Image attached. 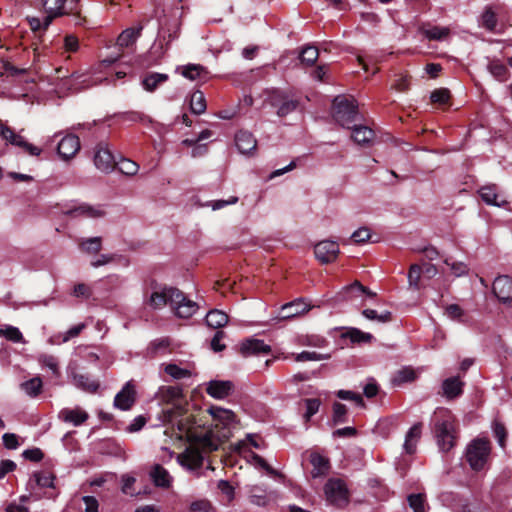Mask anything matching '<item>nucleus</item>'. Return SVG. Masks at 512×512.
Listing matches in <instances>:
<instances>
[{
	"label": "nucleus",
	"mask_w": 512,
	"mask_h": 512,
	"mask_svg": "<svg viewBox=\"0 0 512 512\" xmlns=\"http://www.w3.org/2000/svg\"><path fill=\"white\" fill-rule=\"evenodd\" d=\"M208 412L213 418L214 428H205L197 424L189 415L177 422L179 438L186 439L189 443L177 459L181 466L190 471H197L202 467L206 456L218 450L230 437V428L235 424V415L231 410L212 406Z\"/></svg>",
	"instance_id": "obj_1"
},
{
	"label": "nucleus",
	"mask_w": 512,
	"mask_h": 512,
	"mask_svg": "<svg viewBox=\"0 0 512 512\" xmlns=\"http://www.w3.org/2000/svg\"><path fill=\"white\" fill-rule=\"evenodd\" d=\"M144 302L152 309L158 310L169 304L174 314L179 318H189L198 310V304L188 299L177 288L155 285Z\"/></svg>",
	"instance_id": "obj_2"
},
{
	"label": "nucleus",
	"mask_w": 512,
	"mask_h": 512,
	"mask_svg": "<svg viewBox=\"0 0 512 512\" xmlns=\"http://www.w3.org/2000/svg\"><path fill=\"white\" fill-rule=\"evenodd\" d=\"M432 423L439 449L443 452L450 451L457 438L455 416L447 408H437L433 414Z\"/></svg>",
	"instance_id": "obj_3"
},
{
	"label": "nucleus",
	"mask_w": 512,
	"mask_h": 512,
	"mask_svg": "<svg viewBox=\"0 0 512 512\" xmlns=\"http://www.w3.org/2000/svg\"><path fill=\"white\" fill-rule=\"evenodd\" d=\"M156 398L162 404L171 405V408L163 409V421L172 422L176 417L182 416L185 400L182 389L179 386H162L156 393Z\"/></svg>",
	"instance_id": "obj_4"
},
{
	"label": "nucleus",
	"mask_w": 512,
	"mask_h": 512,
	"mask_svg": "<svg viewBox=\"0 0 512 512\" xmlns=\"http://www.w3.org/2000/svg\"><path fill=\"white\" fill-rule=\"evenodd\" d=\"M490 453V442L486 439L477 438L467 445L465 457L472 470L482 471L488 464Z\"/></svg>",
	"instance_id": "obj_5"
},
{
	"label": "nucleus",
	"mask_w": 512,
	"mask_h": 512,
	"mask_svg": "<svg viewBox=\"0 0 512 512\" xmlns=\"http://www.w3.org/2000/svg\"><path fill=\"white\" fill-rule=\"evenodd\" d=\"M333 117L343 127L351 128L356 121L357 104L353 98L337 96L333 100Z\"/></svg>",
	"instance_id": "obj_6"
},
{
	"label": "nucleus",
	"mask_w": 512,
	"mask_h": 512,
	"mask_svg": "<svg viewBox=\"0 0 512 512\" xmlns=\"http://www.w3.org/2000/svg\"><path fill=\"white\" fill-rule=\"evenodd\" d=\"M324 493L327 502L331 505L343 507L348 503V489L341 479H329L324 486Z\"/></svg>",
	"instance_id": "obj_7"
},
{
	"label": "nucleus",
	"mask_w": 512,
	"mask_h": 512,
	"mask_svg": "<svg viewBox=\"0 0 512 512\" xmlns=\"http://www.w3.org/2000/svg\"><path fill=\"white\" fill-rule=\"evenodd\" d=\"M265 95L264 102L277 108V114L280 117L286 116L297 108L298 102L280 90H267Z\"/></svg>",
	"instance_id": "obj_8"
},
{
	"label": "nucleus",
	"mask_w": 512,
	"mask_h": 512,
	"mask_svg": "<svg viewBox=\"0 0 512 512\" xmlns=\"http://www.w3.org/2000/svg\"><path fill=\"white\" fill-rule=\"evenodd\" d=\"M0 135L8 143L21 147L25 152L32 156H38L41 149L33 144L28 143L23 136L16 134L10 127L0 122Z\"/></svg>",
	"instance_id": "obj_9"
},
{
	"label": "nucleus",
	"mask_w": 512,
	"mask_h": 512,
	"mask_svg": "<svg viewBox=\"0 0 512 512\" xmlns=\"http://www.w3.org/2000/svg\"><path fill=\"white\" fill-rule=\"evenodd\" d=\"M95 84L96 82L90 81L86 75L74 73L70 77L64 76V79L57 86V92L59 94H65L69 91L76 92Z\"/></svg>",
	"instance_id": "obj_10"
},
{
	"label": "nucleus",
	"mask_w": 512,
	"mask_h": 512,
	"mask_svg": "<svg viewBox=\"0 0 512 512\" xmlns=\"http://www.w3.org/2000/svg\"><path fill=\"white\" fill-rule=\"evenodd\" d=\"M339 252V245L335 241L323 240L314 247L315 256L322 264L334 262Z\"/></svg>",
	"instance_id": "obj_11"
},
{
	"label": "nucleus",
	"mask_w": 512,
	"mask_h": 512,
	"mask_svg": "<svg viewBox=\"0 0 512 512\" xmlns=\"http://www.w3.org/2000/svg\"><path fill=\"white\" fill-rule=\"evenodd\" d=\"M492 288L499 301L512 307V278L510 276H498L494 280Z\"/></svg>",
	"instance_id": "obj_12"
},
{
	"label": "nucleus",
	"mask_w": 512,
	"mask_h": 512,
	"mask_svg": "<svg viewBox=\"0 0 512 512\" xmlns=\"http://www.w3.org/2000/svg\"><path fill=\"white\" fill-rule=\"evenodd\" d=\"M66 215L72 218H90L97 219L105 215V211L101 206H93L86 203L75 205L65 212Z\"/></svg>",
	"instance_id": "obj_13"
},
{
	"label": "nucleus",
	"mask_w": 512,
	"mask_h": 512,
	"mask_svg": "<svg viewBox=\"0 0 512 512\" xmlns=\"http://www.w3.org/2000/svg\"><path fill=\"white\" fill-rule=\"evenodd\" d=\"M310 310V306L303 302L301 299L294 300L292 302L284 304L278 315L276 316L277 320H287L292 319L296 316L304 314Z\"/></svg>",
	"instance_id": "obj_14"
},
{
	"label": "nucleus",
	"mask_w": 512,
	"mask_h": 512,
	"mask_svg": "<svg viewBox=\"0 0 512 512\" xmlns=\"http://www.w3.org/2000/svg\"><path fill=\"white\" fill-rule=\"evenodd\" d=\"M135 402V386L128 381L114 399L115 407L121 410H129Z\"/></svg>",
	"instance_id": "obj_15"
},
{
	"label": "nucleus",
	"mask_w": 512,
	"mask_h": 512,
	"mask_svg": "<svg viewBox=\"0 0 512 512\" xmlns=\"http://www.w3.org/2000/svg\"><path fill=\"white\" fill-rule=\"evenodd\" d=\"M235 145L241 154L250 155L256 150L257 140L252 133L240 130L235 135Z\"/></svg>",
	"instance_id": "obj_16"
},
{
	"label": "nucleus",
	"mask_w": 512,
	"mask_h": 512,
	"mask_svg": "<svg viewBox=\"0 0 512 512\" xmlns=\"http://www.w3.org/2000/svg\"><path fill=\"white\" fill-rule=\"evenodd\" d=\"M67 0H43V7L46 12L44 16V27H48L54 18L64 15L65 3Z\"/></svg>",
	"instance_id": "obj_17"
},
{
	"label": "nucleus",
	"mask_w": 512,
	"mask_h": 512,
	"mask_svg": "<svg viewBox=\"0 0 512 512\" xmlns=\"http://www.w3.org/2000/svg\"><path fill=\"white\" fill-rule=\"evenodd\" d=\"M80 149V142L77 136L75 135H67L63 137L57 147L58 154L63 159H70L73 157Z\"/></svg>",
	"instance_id": "obj_18"
},
{
	"label": "nucleus",
	"mask_w": 512,
	"mask_h": 512,
	"mask_svg": "<svg viewBox=\"0 0 512 512\" xmlns=\"http://www.w3.org/2000/svg\"><path fill=\"white\" fill-rule=\"evenodd\" d=\"M94 163L97 169L109 172L114 168L115 158L107 147L100 145L95 152Z\"/></svg>",
	"instance_id": "obj_19"
},
{
	"label": "nucleus",
	"mask_w": 512,
	"mask_h": 512,
	"mask_svg": "<svg viewBox=\"0 0 512 512\" xmlns=\"http://www.w3.org/2000/svg\"><path fill=\"white\" fill-rule=\"evenodd\" d=\"M482 200L488 205L497 207L504 206L507 203L505 195L498 192L496 185H487L479 190Z\"/></svg>",
	"instance_id": "obj_20"
},
{
	"label": "nucleus",
	"mask_w": 512,
	"mask_h": 512,
	"mask_svg": "<svg viewBox=\"0 0 512 512\" xmlns=\"http://www.w3.org/2000/svg\"><path fill=\"white\" fill-rule=\"evenodd\" d=\"M233 390L231 381L211 380L207 383L206 392L215 399H224Z\"/></svg>",
	"instance_id": "obj_21"
},
{
	"label": "nucleus",
	"mask_w": 512,
	"mask_h": 512,
	"mask_svg": "<svg viewBox=\"0 0 512 512\" xmlns=\"http://www.w3.org/2000/svg\"><path fill=\"white\" fill-rule=\"evenodd\" d=\"M89 418L88 413L80 407L64 408L59 412V419L71 423L74 426H80Z\"/></svg>",
	"instance_id": "obj_22"
},
{
	"label": "nucleus",
	"mask_w": 512,
	"mask_h": 512,
	"mask_svg": "<svg viewBox=\"0 0 512 512\" xmlns=\"http://www.w3.org/2000/svg\"><path fill=\"white\" fill-rule=\"evenodd\" d=\"M240 351L243 356L247 357L250 355L268 354L271 348L263 340L247 339L241 344Z\"/></svg>",
	"instance_id": "obj_23"
},
{
	"label": "nucleus",
	"mask_w": 512,
	"mask_h": 512,
	"mask_svg": "<svg viewBox=\"0 0 512 512\" xmlns=\"http://www.w3.org/2000/svg\"><path fill=\"white\" fill-rule=\"evenodd\" d=\"M143 25L138 24L137 26L129 27L121 32L117 38V45L120 48H126L133 45L137 39L141 36Z\"/></svg>",
	"instance_id": "obj_24"
},
{
	"label": "nucleus",
	"mask_w": 512,
	"mask_h": 512,
	"mask_svg": "<svg viewBox=\"0 0 512 512\" xmlns=\"http://www.w3.org/2000/svg\"><path fill=\"white\" fill-rule=\"evenodd\" d=\"M464 383L458 377H450L443 381V395L447 399H455L463 393Z\"/></svg>",
	"instance_id": "obj_25"
},
{
	"label": "nucleus",
	"mask_w": 512,
	"mask_h": 512,
	"mask_svg": "<svg viewBox=\"0 0 512 512\" xmlns=\"http://www.w3.org/2000/svg\"><path fill=\"white\" fill-rule=\"evenodd\" d=\"M310 462L313 466L311 471L313 478L325 476L330 469L329 460L318 453H312L310 455Z\"/></svg>",
	"instance_id": "obj_26"
},
{
	"label": "nucleus",
	"mask_w": 512,
	"mask_h": 512,
	"mask_svg": "<svg viewBox=\"0 0 512 512\" xmlns=\"http://www.w3.org/2000/svg\"><path fill=\"white\" fill-rule=\"evenodd\" d=\"M150 476L156 486L168 488L171 485L172 478L169 472L159 464L153 466Z\"/></svg>",
	"instance_id": "obj_27"
},
{
	"label": "nucleus",
	"mask_w": 512,
	"mask_h": 512,
	"mask_svg": "<svg viewBox=\"0 0 512 512\" xmlns=\"http://www.w3.org/2000/svg\"><path fill=\"white\" fill-rule=\"evenodd\" d=\"M43 388L42 379L39 376L33 377L20 384V389L29 397L35 398L41 394Z\"/></svg>",
	"instance_id": "obj_28"
},
{
	"label": "nucleus",
	"mask_w": 512,
	"mask_h": 512,
	"mask_svg": "<svg viewBox=\"0 0 512 512\" xmlns=\"http://www.w3.org/2000/svg\"><path fill=\"white\" fill-rule=\"evenodd\" d=\"M421 437V424L413 425L406 434L404 449L407 453L412 454L416 450L417 442Z\"/></svg>",
	"instance_id": "obj_29"
},
{
	"label": "nucleus",
	"mask_w": 512,
	"mask_h": 512,
	"mask_svg": "<svg viewBox=\"0 0 512 512\" xmlns=\"http://www.w3.org/2000/svg\"><path fill=\"white\" fill-rule=\"evenodd\" d=\"M352 138L359 145H365L372 141L374 138V132L367 126H353Z\"/></svg>",
	"instance_id": "obj_30"
},
{
	"label": "nucleus",
	"mask_w": 512,
	"mask_h": 512,
	"mask_svg": "<svg viewBox=\"0 0 512 512\" xmlns=\"http://www.w3.org/2000/svg\"><path fill=\"white\" fill-rule=\"evenodd\" d=\"M422 33L429 40L445 41L449 38L451 30L449 27L431 26L423 29Z\"/></svg>",
	"instance_id": "obj_31"
},
{
	"label": "nucleus",
	"mask_w": 512,
	"mask_h": 512,
	"mask_svg": "<svg viewBox=\"0 0 512 512\" xmlns=\"http://www.w3.org/2000/svg\"><path fill=\"white\" fill-rule=\"evenodd\" d=\"M164 372L174 380H181L192 376V371L187 368H182L174 363L162 364Z\"/></svg>",
	"instance_id": "obj_32"
},
{
	"label": "nucleus",
	"mask_w": 512,
	"mask_h": 512,
	"mask_svg": "<svg viewBox=\"0 0 512 512\" xmlns=\"http://www.w3.org/2000/svg\"><path fill=\"white\" fill-rule=\"evenodd\" d=\"M228 322V316L221 310H211L206 315V323L209 327L214 329L225 326Z\"/></svg>",
	"instance_id": "obj_33"
},
{
	"label": "nucleus",
	"mask_w": 512,
	"mask_h": 512,
	"mask_svg": "<svg viewBox=\"0 0 512 512\" xmlns=\"http://www.w3.org/2000/svg\"><path fill=\"white\" fill-rule=\"evenodd\" d=\"M37 360L42 368H47L51 371L53 376L60 377L61 372L57 357L49 354H41L38 356Z\"/></svg>",
	"instance_id": "obj_34"
},
{
	"label": "nucleus",
	"mask_w": 512,
	"mask_h": 512,
	"mask_svg": "<svg viewBox=\"0 0 512 512\" xmlns=\"http://www.w3.org/2000/svg\"><path fill=\"white\" fill-rule=\"evenodd\" d=\"M168 80V75L163 73H150L146 75L142 80V85L145 90L152 92L160 84Z\"/></svg>",
	"instance_id": "obj_35"
},
{
	"label": "nucleus",
	"mask_w": 512,
	"mask_h": 512,
	"mask_svg": "<svg viewBox=\"0 0 512 512\" xmlns=\"http://www.w3.org/2000/svg\"><path fill=\"white\" fill-rule=\"evenodd\" d=\"M342 293L344 294L343 298L345 299H350L353 296H358L359 294L362 293L366 294L370 298H374L376 296L375 292L370 291L358 281H355L353 284L346 286L343 289Z\"/></svg>",
	"instance_id": "obj_36"
},
{
	"label": "nucleus",
	"mask_w": 512,
	"mask_h": 512,
	"mask_svg": "<svg viewBox=\"0 0 512 512\" xmlns=\"http://www.w3.org/2000/svg\"><path fill=\"white\" fill-rule=\"evenodd\" d=\"M488 70L498 81L504 82L509 78V71L499 60H493L488 64Z\"/></svg>",
	"instance_id": "obj_37"
},
{
	"label": "nucleus",
	"mask_w": 512,
	"mask_h": 512,
	"mask_svg": "<svg viewBox=\"0 0 512 512\" xmlns=\"http://www.w3.org/2000/svg\"><path fill=\"white\" fill-rule=\"evenodd\" d=\"M79 247L82 251L89 254L98 253L102 248V239L101 237L83 239L80 241Z\"/></svg>",
	"instance_id": "obj_38"
},
{
	"label": "nucleus",
	"mask_w": 512,
	"mask_h": 512,
	"mask_svg": "<svg viewBox=\"0 0 512 512\" xmlns=\"http://www.w3.org/2000/svg\"><path fill=\"white\" fill-rule=\"evenodd\" d=\"M190 108L194 114H202L206 110L205 96L201 91H195L190 98Z\"/></svg>",
	"instance_id": "obj_39"
},
{
	"label": "nucleus",
	"mask_w": 512,
	"mask_h": 512,
	"mask_svg": "<svg viewBox=\"0 0 512 512\" xmlns=\"http://www.w3.org/2000/svg\"><path fill=\"white\" fill-rule=\"evenodd\" d=\"M343 336L353 343H366L373 339L372 334L363 332L357 328H349Z\"/></svg>",
	"instance_id": "obj_40"
},
{
	"label": "nucleus",
	"mask_w": 512,
	"mask_h": 512,
	"mask_svg": "<svg viewBox=\"0 0 512 512\" xmlns=\"http://www.w3.org/2000/svg\"><path fill=\"white\" fill-rule=\"evenodd\" d=\"M73 381L75 385L79 388H82L85 391L90 393H94L97 391L99 385L95 381L89 379V377L81 374H75L73 376Z\"/></svg>",
	"instance_id": "obj_41"
},
{
	"label": "nucleus",
	"mask_w": 512,
	"mask_h": 512,
	"mask_svg": "<svg viewBox=\"0 0 512 512\" xmlns=\"http://www.w3.org/2000/svg\"><path fill=\"white\" fill-rule=\"evenodd\" d=\"M0 337H4L8 341L14 343L23 342V335L21 331L17 327L11 325H7L0 329Z\"/></svg>",
	"instance_id": "obj_42"
},
{
	"label": "nucleus",
	"mask_w": 512,
	"mask_h": 512,
	"mask_svg": "<svg viewBox=\"0 0 512 512\" xmlns=\"http://www.w3.org/2000/svg\"><path fill=\"white\" fill-rule=\"evenodd\" d=\"M362 315L368 320L377 321L379 323H387L391 320V312L389 311L378 313L374 309H364Z\"/></svg>",
	"instance_id": "obj_43"
},
{
	"label": "nucleus",
	"mask_w": 512,
	"mask_h": 512,
	"mask_svg": "<svg viewBox=\"0 0 512 512\" xmlns=\"http://www.w3.org/2000/svg\"><path fill=\"white\" fill-rule=\"evenodd\" d=\"M409 506L413 509V512H426V499L422 493L411 494L408 496Z\"/></svg>",
	"instance_id": "obj_44"
},
{
	"label": "nucleus",
	"mask_w": 512,
	"mask_h": 512,
	"mask_svg": "<svg viewBox=\"0 0 512 512\" xmlns=\"http://www.w3.org/2000/svg\"><path fill=\"white\" fill-rule=\"evenodd\" d=\"M319 57V51L314 46H306L300 53L302 63L313 65Z\"/></svg>",
	"instance_id": "obj_45"
},
{
	"label": "nucleus",
	"mask_w": 512,
	"mask_h": 512,
	"mask_svg": "<svg viewBox=\"0 0 512 512\" xmlns=\"http://www.w3.org/2000/svg\"><path fill=\"white\" fill-rule=\"evenodd\" d=\"M250 444L252 445L253 447L257 448V449H262L265 447L264 445V442H259L257 440V436L254 435V434H247L246 438L244 440H241L237 443L236 445V449L239 451V452H246V447L247 445Z\"/></svg>",
	"instance_id": "obj_46"
},
{
	"label": "nucleus",
	"mask_w": 512,
	"mask_h": 512,
	"mask_svg": "<svg viewBox=\"0 0 512 512\" xmlns=\"http://www.w3.org/2000/svg\"><path fill=\"white\" fill-rule=\"evenodd\" d=\"M445 315L451 320L466 322L464 310L457 304L448 305L445 308Z\"/></svg>",
	"instance_id": "obj_47"
},
{
	"label": "nucleus",
	"mask_w": 512,
	"mask_h": 512,
	"mask_svg": "<svg viewBox=\"0 0 512 512\" xmlns=\"http://www.w3.org/2000/svg\"><path fill=\"white\" fill-rule=\"evenodd\" d=\"M416 379V372L411 368H403L397 372L395 375L393 382L395 384H403L407 382H412Z\"/></svg>",
	"instance_id": "obj_48"
},
{
	"label": "nucleus",
	"mask_w": 512,
	"mask_h": 512,
	"mask_svg": "<svg viewBox=\"0 0 512 512\" xmlns=\"http://www.w3.org/2000/svg\"><path fill=\"white\" fill-rule=\"evenodd\" d=\"M347 421V408L344 404L335 402L333 404V422L335 424L345 423Z\"/></svg>",
	"instance_id": "obj_49"
},
{
	"label": "nucleus",
	"mask_w": 512,
	"mask_h": 512,
	"mask_svg": "<svg viewBox=\"0 0 512 512\" xmlns=\"http://www.w3.org/2000/svg\"><path fill=\"white\" fill-rule=\"evenodd\" d=\"M444 262L450 267L451 272L455 277H462L469 271L468 266L463 262H450L449 259H445Z\"/></svg>",
	"instance_id": "obj_50"
},
{
	"label": "nucleus",
	"mask_w": 512,
	"mask_h": 512,
	"mask_svg": "<svg viewBox=\"0 0 512 512\" xmlns=\"http://www.w3.org/2000/svg\"><path fill=\"white\" fill-rule=\"evenodd\" d=\"M337 397L342 400H348L355 402L358 406H363L364 402L362 396L350 390H338L336 393Z\"/></svg>",
	"instance_id": "obj_51"
},
{
	"label": "nucleus",
	"mask_w": 512,
	"mask_h": 512,
	"mask_svg": "<svg viewBox=\"0 0 512 512\" xmlns=\"http://www.w3.org/2000/svg\"><path fill=\"white\" fill-rule=\"evenodd\" d=\"M421 276V267L417 264L411 265L408 273V282L414 289H419V281Z\"/></svg>",
	"instance_id": "obj_52"
},
{
	"label": "nucleus",
	"mask_w": 512,
	"mask_h": 512,
	"mask_svg": "<svg viewBox=\"0 0 512 512\" xmlns=\"http://www.w3.org/2000/svg\"><path fill=\"white\" fill-rule=\"evenodd\" d=\"M430 99L433 103L445 104L450 99V91L446 88H440L431 93Z\"/></svg>",
	"instance_id": "obj_53"
},
{
	"label": "nucleus",
	"mask_w": 512,
	"mask_h": 512,
	"mask_svg": "<svg viewBox=\"0 0 512 512\" xmlns=\"http://www.w3.org/2000/svg\"><path fill=\"white\" fill-rule=\"evenodd\" d=\"M36 483L40 487H53L54 485V476L49 472H41L36 473L35 475Z\"/></svg>",
	"instance_id": "obj_54"
},
{
	"label": "nucleus",
	"mask_w": 512,
	"mask_h": 512,
	"mask_svg": "<svg viewBox=\"0 0 512 512\" xmlns=\"http://www.w3.org/2000/svg\"><path fill=\"white\" fill-rule=\"evenodd\" d=\"M481 25L488 30H494L496 27V17L493 11L487 9L481 16Z\"/></svg>",
	"instance_id": "obj_55"
},
{
	"label": "nucleus",
	"mask_w": 512,
	"mask_h": 512,
	"mask_svg": "<svg viewBox=\"0 0 512 512\" xmlns=\"http://www.w3.org/2000/svg\"><path fill=\"white\" fill-rule=\"evenodd\" d=\"M203 71L200 65L190 64L183 68L182 75L190 80H195Z\"/></svg>",
	"instance_id": "obj_56"
},
{
	"label": "nucleus",
	"mask_w": 512,
	"mask_h": 512,
	"mask_svg": "<svg viewBox=\"0 0 512 512\" xmlns=\"http://www.w3.org/2000/svg\"><path fill=\"white\" fill-rule=\"evenodd\" d=\"M122 173L126 175H135L139 170V165L129 159H124L120 162V168Z\"/></svg>",
	"instance_id": "obj_57"
},
{
	"label": "nucleus",
	"mask_w": 512,
	"mask_h": 512,
	"mask_svg": "<svg viewBox=\"0 0 512 512\" xmlns=\"http://www.w3.org/2000/svg\"><path fill=\"white\" fill-rule=\"evenodd\" d=\"M305 405H306V413L305 418L306 420H310V418L315 415L320 407V400L313 398V399H305Z\"/></svg>",
	"instance_id": "obj_58"
},
{
	"label": "nucleus",
	"mask_w": 512,
	"mask_h": 512,
	"mask_svg": "<svg viewBox=\"0 0 512 512\" xmlns=\"http://www.w3.org/2000/svg\"><path fill=\"white\" fill-rule=\"evenodd\" d=\"M135 481H136V479L133 476H131L129 474H124L121 478L122 492L127 495H131V496L134 495L135 492L133 489V485H134Z\"/></svg>",
	"instance_id": "obj_59"
},
{
	"label": "nucleus",
	"mask_w": 512,
	"mask_h": 512,
	"mask_svg": "<svg viewBox=\"0 0 512 512\" xmlns=\"http://www.w3.org/2000/svg\"><path fill=\"white\" fill-rule=\"evenodd\" d=\"M371 237L370 230L367 227H361L358 230H356L351 238L355 243H365L368 241Z\"/></svg>",
	"instance_id": "obj_60"
},
{
	"label": "nucleus",
	"mask_w": 512,
	"mask_h": 512,
	"mask_svg": "<svg viewBox=\"0 0 512 512\" xmlns=\"http://www.w3.org/2000/svg\"><path fill=\"white\" fill-rule=\"evenodd\" d=\"M493 432L494 435L498 441V444L501 447L505 446V440H506V429L503 424L499 422H494L493 424Z\"/></svg>",
	"instance_id": "obj_61"
},
{
	"label": "nucleus",
	"mask_w": 512,
	"mask_h": 512,
	"mask_svg": "<svg viewBox=\"0 0 512 512\" xmlns=\"http://www.w3.org/2000/svg\"><path fill=\"white\" fill-rule=\"evenodd\" d=\"M250 461L252 464L259 466L270 474H274V470L270 467V465L258 454L254 452H250Z\"/></svg>",
	"instance_id": "obj_62"
},
{
	"label": "nucleus",
	"mask_w": 512,
	"mask_h": 512,
	"mask_svg": "<svg viewBox=\"0 0 512 512\" xmlns=\"http://www.w3.org/2000/svg\"><path fill=\"white\" fill-rule=\"evenodd\" d=\"M211 504L207 500H197L191 503V512H210Z\"/></svg>",
	"instance_id": "obj_63"
},
{
	"label": "nucleus",
	"mask_w": 512,
	"mask_h": 512,
	"mask_svg": "<svg viewBox=\"0 0 512 512\" xmlns=\"http://www.w3.org/2000/svg\"><path fill=\"white\" fill-rule=\"evenodd\" d=\"M83 502L85 504V511L86 512H98V501L93 496H85L83 497Z\"/></svg>",
	"instance_id": "obj_64"
}]
</instances>
